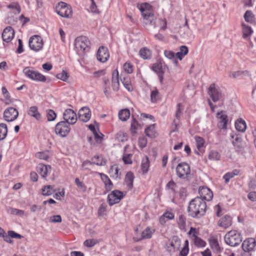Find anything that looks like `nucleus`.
<instances>
[{
  "label": "nucleus",
  "mask_w": 256,
  "mask_h": 256,
  "mask_svg": "<svg viewBox=\"0 0 256 256\" xmlns=\"http://www.w3.org/2000/svg\"><path fill=\"white\" fill-rule=\"evenodd\" d=\"M189 215L196 218L204 216L206 210V204L204 200L197 196L189 203L188 208Z\"/></svg>",
  "instance_id": "obj_1"
},
{
  "label": "nucleus",
  "mask_w": 256,
  "mask_h": 256,
  "mask_svg": "<svg viewBox=\"0 0 256 256\" xmlns=\"http://www.w3.org/2000/svg\"><path fill=\"white\" fill-rule=\"evenodd\" d=\"M90 41L86 36H80L75 40V48L78 54L82 56L85 52L89 50Z\"/></svg>",
  "instance_id": "obj_2"
},
{
  "label": "nucleus",
  "mask_w": 256,
  "mask_h": 256,
  "mask_svg": "<svg viewBox=\"0 0 256 256\" xmlns=\"http://www.w3.org/2000/svg\"><path fill=\"white\" fill-rule=\"evenodd\" d=\"M224 240L227 244L231 246H236L240 244L242 240L240 234L234 230L226 233L224 236Z\"/></svg>",
  "instance_id": "obj_3"
},
{
  "label": "nucleus",
  "mask_w": 256,
  "mask_h": 256,
  "mask_svg": "<svg viewBox=\"0 0 256 256\" xmlns=\"http://www.w3.org/2000/svg\"><path fill=\"white\" fill-rule=\"evenodd\" d=\"M56 12L60 16L70 18L72 16V12L70 6L64 2H60L56 6Z\"/></svg>",
  "instance_id": "obj_4"
},
{
  "label": "nucleus",
  "mask_w": 256,
  "mask_h": 256,
  "mask_svg": "<svg viewBox=\"0 0 256 256\" xmlns=\"http://www.w3.org/2000/svg\"><path fill=\"white\" fill-rule=\"evenodd\" d=\"M44 44L42 38L38 35H34L29 39V46L32 50L36 52L41 50L43 48Z\"/></svg>",
  "instance_id": "obj_5"
},
{
  "label": "nucleus",
  "mask_w": 256,
  "mask_h": 256,
  "mask_svg": "<svg viewBox=\"0 0 256 256\" xmlns=\"http://www.w3.org/2000/svg\"><path fill=\"white\" fill-rule=\"evenodd\" d=\"M140 10L142 12L144 24L146 25H151L156 28L158 20L155 18L154 14L148 11H146L143 4L140 6Z\"/></svg>",
  "instance_id": "obj_6"
},
{
  "label": "nucleus",
  "mask_w": 256,
  "mask_h": 256,
  "mask_svg": "<svg viewBox=\"0 0 256 256\" xmlns=\"http://www.w3.org/2000/svg\"><path fill=\"white\" fill-rule=\"evenodd\" d=\"M23 72L27 77L32 80L42 82H44L46 80L45 76L30 68H24Z\"/></svg>",
  "instance_id": "obj_7"
},
{
  "label": "nucleus",
  "mask_w": 256,
  "mask_h": 256,
  "mask_svg": "<svg viewBox=\"0 0 256 256\" xmlns=\"http://www.w3.org/2000/svg\"><path fill=\"white\" fill-rule=\"evenodd\" d=\"M176 172L179 178H186L190 174V166L186 162L180 163L176 168Z\"/></svg>",
  "instance_id": "obj_8"
},
{
  "label": "nucleus",
  "mask_w": 256,
  "mask_h": 256,
  "mask_svg": "<svg viewBox=\"0 0 256 256\" xmlns=\"http://www.w3.org/2000/svg\"><path fill=\"white\" fill-rule=\"evenodd\" d=\"M70 130V124L66 122L62 121L58 122L55 127L56 133L62 137L66 136L69 134Z\"/></svg>",
  "instance_id": "obj_9"
},
{
  "label": "nucleus",
  "mask_w": 256,
  "mask_h": 256,
  "mask_svg": "<svg viewBox=\"0 0 256 256\" xmlns=\"http://www.w3.org/2000/svg\"><path fill=\"white\" fill-rule=\"evenodd\" d=\"M208 94L214 102L218 101L222 97V94L218 88H216L214 84H212L208 88Z\"/></svg>",
  "instance_id": "obj_10"
},
{
  "label": "nucleus",
  "mask_w": 256,
  "mask_h": 256,
  "mask_svg": "<svg viewBox=\"0 0 256 256\" xmlns=\"http://www.w3.org/2000/svg\"><path fill=\"white\" fill-rule=\"evenodd\" d=\"M123 197L124 194L122 192L118 190H115L108 196V202L110 206H112L119 202Z\"/></svg>",
  "instance_id": "obj_11"
},
{
  "label": "nucleus",
  "mask_w": 256,
  "mask_h": 256,
  "mask_svg": "<svg viewBox=\"0 0 256 256\" xmlns=\"http://www.w3.org/2000/svg\"><path fill=\"white\" fill-rule=\"evenodd\" d=\"M64 122L69 124H74L77 120V116L76 112L72 109H66L63 114Z\"/></svg>",
  "instance_id": "obj_12"
},
{
  "label": "nucleus",
  "mask_w": 256,
  "mask_h": 256,
  "mask_svg": "<svg viewBox=\"0 0 256 256\" xmlns=\"http://www.w3.org/2000/svg\"><path fill=\"white\" fill-rule=\"evenodd\" d=\"M18 116V110L10 107L6 109L4 113V120L7 122H12L15 120Z\"/></svg>",
  "instance_id": "obj_13"
},
{
  "label": "nucleus",
  "mask_w": 256,
  "mask_h": 256,
  "mask_svg": "<svg viewBox=\"0 0 256 256\" xmlns=\"http://www.w3.org/2000/svg\"><path fill=\"white\" fill-rule=\"evenodd\" d=\"M14 31L11 26L6 27L3 30L2 34V38L4 42H10L14 38Z\"/></svg>",
  "instance_id": "obj_14"
},
{
  "label": "nucleus",
  "mask_w": 256,
  "mask_h": 256,
  "mask_svg": "<svg viewBox=\"0 0 256 256\" xmlns=\"http://www.w3.org/2000/svg\"><path fill=\"white\" fill-rule=\"evenodd\" d=\"M110 56L109 52L107 48L102 46H100L97 52V59L98 61L104 62Z\"/></svg>",
  "instance_id": "obj_15"
},
{
  "label": "nucleus",
  "mask_w": 256,
  "mask_h": 256,
  "mask_svg": "<svg viewBox=\"0 0 256 256\" xmlns=\"http://www.w3.org/2000/svg\"><path fill=\"white\" fill-rule=\"evenodd\" d=\"M198 192L200 196L199 198H201L204 200H210L213 197L212 192L206 187H200Z\"/></svg>",
  "instance_id": "obj_16"
},
{
  "label": "nucleus",
  "mask_w": 256,
  "mask_h": 256,
  "mask_svg": "<svg viewBox=\"0 0 256 256\" xmlns=\"http://www.w3.org/2000/svg\"><path fill=\"white\" fill-rule=\"evenodd\" d=\"M106 163V160H104L102 157L98 156H96L92 158V161L86 160L83 162L82 166L84 167L87 164H96L98 166H104Z\"/></svg>",
  "instance_id": "obj_17"
},
{
  "label": "nucleus",
  "mask_w": 256,
  "mask_h": 256,
  "mask_svg": "<svg viewBox=\"0 0 256 256\" xmlns=\"http://www.w3.org/2000/svg\"><path fill=\"white\" fill-rule=\"evenodd\" d=\"M256 244V240L253 238H249L244 241L242 248L244 252H250L254 250Z\"/></svg>",
  "instance_id": "obj_18"
},
{
  "label": "nucleus",
  "mask_w": 256,
  "mask_h": 256,
  "mask_svg": "<svg viewBox=\"0 0 256 256\" xmlns=\"http://www.w3.org/2000/svg\"><path fill=\"white\" fill-rule=\"evenodd\" d=\"M80 120L84 122H87L90 118L91 112L88 107H83L78 112Z\"/></svg>",
  "instance_id": "obj_19"
},
{
  "label": "nucleus",
  "mask_w": 256,
  "mask_h": 256,
  "mask_svg": "<svg viewBox=\"0 0 256 256\" xmlns=\"http://www.w3.org/2000/svg\"><path fill=\"white\" fill-rule=\"evenodd\" d=\"M217 118L219 119L218 124L219 126L222 129H225L227 127V124L228 122V116L224 114V112L221 110L218 112Z\"/></svg>",
  "instance_id": "obj_20"
},
{
  "label": "nucleus",
  "mask_w": 256,
  "mask_h": 256,
  "mask_svg": "<svg viewBox=\"0 0 256 256\" xmlns=\"http://www.w3.org/2000/svg\"><path fill=\"white\" fill-rule=\"evenodd\" d=\"M241 26L242 38L244 40H249L250 36L253 33L252 28L244 22H242Z\"/></svg>",
  "instance_id": "obj_21"
},
{
  "label": "nucleus",
  "mask_w": 256,
  "mask_h": 256,
  "mask_svg": "<svg viewBox=\"0 0 256 256\" xmlns=\"http://www.w3.org/2000/svg\"><path fill=\"white\" fill-rule=\"evenodd\" d=\"M232 224V218L229 216H225L222 218L218 222V226L223 228H226L230 226Z\"/></svg>",
  "instance_id": "obj_22"
},
{
  "label": "nucleus",
  "mask_w": 256,
  "mask_h": 256,
  "mask_svg": "<svg viewBox=\"0 0 256 256\" xmlns=\"http://www.w3.org/2000/svg\"><path fill=\"white\" fill-rule=\"evenodd\" d=\"M112 83L113 90L118 91L119 90L120 82L118 80V73L117 70H114L112 73Z\"/></svg>",
  "instance_id": "obj_23"
},
{
  "label": "nucleus",
  "mask_w": 256,
  "mask_h": 256,
  "mask_svg": "<svg viewBox=\"0 0 256 256\" xmlns=\"http://www.w3.org/2000/svg\"><path fill=\"white\" fill-rule=\"evenodd\" d=\"M134 178V176L132 172H129L126 174L124 182L128 190H131L133 188V182Z\"/></svg>",
  "instance_id": "obj_24"
},
{
  "label": "nucleus",
  "mask_w": 256,
  "mask_h": 256,
  "mask_svg": "<svg viewBox=\"0 0 256 256\" xmlns=\"http://www.w3.org/2000/svg\"><path fill=\"white\" fill-rule=\"evenodd\" d=\"M244 17L246 22L253 24H256L255 16L251 10H246Z\"/></svg>",
  "instance_id": "obj_25"
},
{
  "label": "nucleus",
  "mask_w": 256,
  "mask_h": 256,
  "mask_svg": "<svg viewBox=\"0 0 256 256\" xmlns=\"http://www.w3.org/2000/svg\"><path fill=\"white\" fill-rule=\"evenodd\" d=\"M50 170L51 166L50 165H40L38 167V172L42 178L46 177Z\"/></svg>",
  "instance_id": "obj_26"
},
{
  "label": "nucleus",
  "mask_w": 256,
  "mask_h": 256,
  "mask_svg": "<svg viewBox=\"0 0 256 256\" xmlns=\"http://www.w3.org/2000/svg\"><path fill=\"white\" fill-rule=\"evenodd\" d=\"M28 114L31 116L34 117L37 120H40L41 118V115L38 111V107L36 106H31Z\"/></svg>",
  "instance_id": "obj_27"
},
{
  "label": "nucleus",
  "mask_w": 256,
  "mask_h": 256,
  "mask_svg": "<svg viewBox=\"0 0 256 256\" xmlns=\"http://www.w3.org/2000/svg\"><path fill=\"white\" fill-rule=\"evenodd\" d=\"M235 127L238 131L244 132L246 130V124L244 120L239 118L235 122Z\"/></svg>",
  "instance_id": "obj_28"
},
{
  "label": "nucleus",
  "mask_w": 256,
  "mask_h": 256,
  "mask_svg": "<svg viewBox=\"0 0 256 256\" xmlns=\"http://www.w3.org/2000/svg\"><path fill=\"white\" fill-rule=\"evenodd\" d=\"M42 194L44 196H49L53 194L55 192L54 186L48 185L44 186L42 189Z\"/></svg>",
  "instance_id": "obj_29"
},
{
  "label": "nucleus",
  "mask_w": 256,
  "mask_h": 256,
  "mask_svg": "<svg viewBox=\"0 0 256 256\" xmlns=\"http://www.w3.org/2000/svg\"><path fill=\"white\" fill-rule=\"evenodd\" d=\"M122 81L124 88L128 92H132L133 90V86L132 85L130 79L128 76L124 77L123 78L122 80Z\"/></svg>",
  "instance_id": "obj_30"
},
{
  "label": "nucleus",
  "mask_w": 256,
  "mask_h": 256,
  "mask_svg": "<svg viewBox=\"0 0 256 256\" xmlns=\"http://www.w3.org/2000/svg\"><path fill=\"white\" fill-rule=\"evenodd\" d=\"M182 104H178L177 105V108L175 114V117L176 119L174 120L173 121L174 124L176 127L177 124H178L180 116L182 114Z\"/></svg>",
  "instance_id": "obj_31"
},
{
  "label": "nucleus",
  "mask_w": 256,
  "mask_h": 256,
  "mask_svg": "<svg viewBox=\"0 0 256 256\" xmlns=\"http://www.w3.org/2000/svg\"><path fill=\"white\" fill-rule=\"evenodd\" d=\"M240 170L236 169L234 170L231 172H228L226 174L223 178L225 180L226 183H228L230 179L234 178L236 176H238L240 174Z\"/></svg>",
  "instance_id": "obj_32"
},
{
  "label": "nucleus",
  "mask_w": 256,
  "mask_h": 256,
  "mask_svg": "<svg viewBox=\"0 0 256 256\" xmlns=\"http://www.w3.org/2000/svg\"><path fill=\"white\" fill-rule=\"evenodd\" d=\"M109 172L111 177L115 178H120V172H119V169L116 166H112Z\"/></svg>",
  "instance_id": "obj_33"
},
{
  "label": "nucleus",
  "mask_w": 256,
  "mask_h": 256,
  "mask_svg": "<svg viewBox=\"0 0 256 256\" xmlns=\"http://www.w3.org/2000/svg\"><path fill=\"white\" fill-rule=\"evenodd\" d=\"M130 116V112L128 109H124L118 112L119 118L122 121H126Z\"/></svg>",
  "instance_id": "obj_34"
},
{
  "label": "nucleus",
  "mask_w": 256,
  "mask_h": 256,
  "mask_svg": "<svg viewBox=\"0 0 256 256\" xmlns=\"http://www.w3.org/2000/svg\"><path fill=\"white\" fill-rule=\"evenodd\" d=\"M150 167V161L148 156H146L145 158H144L142 160L141 164V169L143 174H146L148 172Z\"/></svg>",
  "instance_id": "obj_35"
},
{
  "label": "nucleus",
  "mask_w": 256,
  "mask_h": 256,
  "mask_svg": "<svg viewBox=\"0 0 256 256\" xmlns=\"http://www.w3.org/2000/svg\"><path fill=\"white\" fill-rule=\"evenodd\" d=\"M164 54L167 58L172 60V62L176 66H178V61L174 52L170 50H166L164 52Z\"/></svg>",
  "instance_id": "obj_36"
},
{
  "label": "nucleus",
  "mask_w": 256,
  "mask_h": 256,
  "mask_svg": "<svg viewBox=\"0 0 256 256\" xmlns=\"http://www.w3.org/2000/svg\"><path fill=\"white\" fill-rule=\"evenodd\" d=\"M154 230L150 228L149 227L146 228L142 232L141 239L150 238H151L152 234L154 232Z\"/></svg>",
  "instance_id": "obj_37"
},
{
  "label": "nucleus",
  "mask_w": 256,
  "mask_h": 256,
  "mask_svg": "<svg viewBox=\"0 0 256 256\" xmlns=\"http://www.w3.org/2000/svg\"><path fill=\"white\" fill-rule=\"evenodd\" d=\"M139 54L140 57L144 59H148L151 56V52L146 48H141Z\"/></svg>",
  "instance_id": "obj_38"
},
{
  "label": "nucleus",
  "mask_w": 256,
  "mask_h": 256,
  "mask_svg": "<svg viewBox=\"0 0 256 256\" xmlns=\"http://www.w3.org/2000/svg\"><path fill=\"white\" fill-rule=\"evenodd\" d=\"M8 134V128L6 124H0V140H4L6 136Z\"/></svg>",
  "instance_id": "obj_39"
},
{
  "label": "nucleus",
  "mask_w": 256,
  "mask_h": 256,
  "mask_svg": "<svg viewBox=\"0 0 256 256\" xmlns=\"http://www.w3.org/2000/svg\"><path fill=\"white\" fill-rule=\"evenodd\" d=\"M145 134L146 136L150 138L156 136V132L154 130V124H152L148 127L145 130Z\"/></svg>",
  "instance_id": "obj_40"
},
{
  "label": "nucleus",
  "mask_w": 256,
  "mask_h": 256,
  "mask_svg": "<svg viewBox=\"0 0 256 256\" xmlns=\"http://www.w3.org/2000/svg\"><path fill=\"white\" fill-rule=\"evenodd\" d=\"M141 128V126L138 124V122L133 118L131 122L130 131L134 134L136 133L137 130Z\"/></svg>",
  "instance_id": "obj_41"
},
{
  "label": "nucleus",
  "mask_w": 256,
  "mask_h": 256,
  "mask_svg": "<svg viewBox=\"0 0 256 256\" xmlns=\"http://www.w3.org/2000/svg\"><path fill=\"white\" fill-rule=\"evenodd\" d=\"M35 156L38 158L47 160L50 157L48 151L40 152L36 154Z\"/></svg>",
  "instance_id": "obj_42"
},
{
  "label": "nucleus",
  "mask_w": 256,
  "mask_h": 256,
  "mask_svg": "<svg viewBox=\"0 0 256 256\" xmlns=\"http://www.w3.org/2000/svg\"><path fill=\"white\" fill-rule=\"evenodd\" d=\"M178 224L180 229L183 230L185 228L186 225V218L182 214L179 216L178 220Z\"/></svg>",
  "instance_id": "obj_43"
},
{
  "label": "nucleus",
  "mask_w": 256,
  "mask_h": 256,
  "mask_svg": "<svg viewBox=\"0 0 256 256\" xmlns=\"http://www.w3.org/2000/svg\"><path fill=\"white\" fill-rule=\"evenodd\" d=\"M210 248L216 252H218L220 250V247L219 246L218 241L216 239H211L210 240Z\"/></svg>",
  "instance_id": "obj_44"
},
{
  "label": "nucleus",
  "mask_w": 256,
  "mask_h": 256,
  "mask_svg": "<svg viewBox=\"0 0 256 256\" xmlns=\"http://www.w3.org/2000/svg\"><path fill=\"white\" fill-rule=\"evenodd\" d=\"M220 157V154L216 151H211L208 154V158L212 160H218Z\"/></svg>",
  "instance_id": "obj_45"
},
{
  "label": "nucleus",
  "mask_w": 256,
  "mask_h": 256,
  "mask_svg": "<svg viewBox=\"0 0 256 256\" xmlns=\"http://www.w3.org/2000/svg\"><path fill=\"white\" fill-rule=\"evenodd\" d=\"M69 77L68 72L63 70L62 72L56 74V78L64 82H66Z\"/></svg>",
  "instance_id": "obj_46"
},
{
  "label": "nucleus",
  "mask_w": 256,
  "mask_h": 256,
  "mask_svg": "<svg viewBox=\"0 0 256 256\" xmlns=\"http://www.w3.org/2000/svg\"><path fill=\"white\" fill-rule=\"evenodd\" d=\"M75 183L80 190L84 192H86V186L82 182H80L78 178L75 179Z\"/></svg>",
  "instance_id": "obj_47"
},
{
  "label": "nucleus",
  "mask_w": 256,
  "mask_h": 256,
  "mask_svg": "<svg viewBox=\"0 0 256 256\" xmlns=\"http://www.w3.org/2000/svg\"><path fill=\"white\" fill-rule=\"evenodd\" d=\"M116 138L120 142H124L127 140V136L122 132H120L116 134Z\"/></svg>",
  "instance_id": "obj_48"
},
{
  "label": "nucleus",
  "mask_w": 256,
  "mask_h": 256,
  "mask_svg": "<svg viewBox=\"0 0 256 256\" xmlns=\"http://www.w3.org/2000/svg\"><path fill=\"white\" fill-rule=\"evenodd\" d=\"M158 90L156 89L151 92L150 100L152 102H156L158 100Z\"/></svg>",
  "instance_id": "obj_49"
},
{
  "label": "nucleus",
  "mask_w": 256,
  "mask_h": 256,
  "mask_svg": "<svg viewBox=\"0 0 256 256\" xmlns=\"http://www.w3.org/2000/svg\"><path fill=\"white\" fill-rule=\"evenodd\" d=\"M8 8H12L14 10V12L19 14L20 12V8L19 4L16 2H12L8 6Z\"/></svg>",
  "instance_id": "obj_50"
},
{
  "label": "nucleus",
  "mask_w": 256,
  "mask_h": 256,
  "mask_svg": "<svg viewBox=\"0 0 256 256\" xmlns=\"http://www.w3.org/2000/svg\"><path fill=\"white\" fill-rule=\"evenodd\" d=\"M98 242V240L96 239H89L86 240L84 242V246L88 248H91L94 246Z\"/></svg>",
  "instance_id": "obj_51"
},
{
  "label": "nucleus",
  "mask_w": 256,
  "mask_h": 256,
  "mask_svg": "<svg viewBox=\"0 0 256 256\" xmlns=\"http://www.w3.org/2000/svg\"><path fill=\"white\" fill-rule=\"evenodd\" d=\"M56 114L53 110H49L47 111V118L48 121L54 120L56 119Z\"/></svg>",
  "instance_id": "obj_52"
},
{
  "label": "nucleus",
  "mask_w": 256,
  "mask_h": 256,
  "mask_svg": "<svg viewBox=\"0 0 256 256\" xmlns=\"http://www.w3.org/2000/svg\"><path fill=\"white\" fill-rule=\"evenodd\" d=\"M195 140L196 143V147L198 150L203 147L204 144V140L202 138L196 136Z\"/></svg>",
  "instance_id": "obj_53"
},
{
  "label": "nucleus",
  "mask_w": 256,
  "mask_h": 256,
  "mask_svg": "<svg viewBox=\"0 0 256 256\" xmlns=\"http://www.w3.org/2000/svg\"><path fill=\"white\" fill-rule=\"evenodd\" d=\"M194 242L195 245L199 247H204L206 244V242L204 240L198 236H196Z\"/></svg>",
  "instance_id": "obj_54"
},
{
  "label": "nucleus",
  "mask_w": 256,
  "mask_h": 256,
  "mask_svg": "<svg viewBox=\"0 0 256 256\" xmlns=\"http://www.w3.org/2000/svg\"><path fill=\"white\" fill-rule=\"evenodd\" d=\"M49 222L52 223L60 222L62 218L60 215H56L52 216L49 218Z\"/></svg>",
  "instance_id": "obj_55"
},
{
  "label": "nucleus",
  "mask_w": 256,
  "mask_h": 256,
  "mask_svg": "<svg viewBox=\"0 0 256 256\" xmlns=\"http://www.w3.org/2000/svg\"><path fill=\"white\" fill-rule=\"evenodd\" d=\"M124 69L128 74H131L133 71L132 66L130 62H126L124 64Z\"/></svg>",
  "instance_id": "obj_56"
},
{
  "label": "nucleus",
  "mask_w": 256,
  "mask_h": 256,
  "mask_svg": "<svg viewBox=\"0 0 256 256\" xmlns=\"http://www.w3.org/2000/svg\"><path fill=\"white\" fill-rule=\"evenodd\" d=\"M106 206L102 204L98 208V213L100 216H102L106 214Z\"/></svg>",
  "instance_id": "obj_57"
},
{
  "label": "nucleus",
  "mask_w": 256,
  "mask_h": 256,
  "mask_svg": "<svg viewBox=\"0 0 256 256\" xmlns=\"http://www.w3.org/2000/svg\"><path fill=\"white\" fill-rule=\"evenodd\" d=\"M10 213L12 214L22 216L24 214V211L16 208H10Z\"/></svg>",
  "instance_id": "obj_58"
},
{
  "label": "nucleus",
  "mask_w": 256,
  "mask_h": 256,
  "mask_svg": "<svg viewBox=\"0 0 256 256\" xmlns=\"http://www.w3.org/2000/svg\"><path fill=\"white\" fill-rule=\"evenodd\" d=\"M242 138L238 136H236L234 140L232 141L233 144L238 148H242L241 145Z\"/></svg>",
  "instance_id": "obj_59"
},
{
  "label": "nucleus",
  "mask_w": 256,
  "mask_h": 256,
  "mask_svg": "<svg viewBox=\"0 0 256 256\" xmlns=\"http://www.w3.org/2000/svg\"><path fill=\"white\" fill-rule=\"evenodd\" d=\"M147 144V140L145 138H140L138 139V145L142 148H144L146 146Z\"/></svg>",
  "instance_id": "obj_60"
},
{
  "label": "nucleus",
  "mask_w": 256,
  "mask_h": 256,
  "mask_svg": "<svg viewBox=\"0 0 256 256\" xmlns=\"http://www.w3.org/2000/svg\"><path fill=\"white\" fill-rule=\"evenodd\" d=\"M166 188L168 190H170L172 192H175V187L176 184L172 180L168 182L166 184Z\"/></svg>",
  "instance_id": "obj_61"
},
{
  "label": "nucleus",
  "mask_w": 256,
  "mask_h": 256,
  "mask_svg": "<svg viewBox=\"0 0 256 256\" xmlns=\"http://www.w3.org/2000/svg\"><path fill=\"white\" fill-rule=\"evenodd\" d=\"M105 70H99L98 71L94 72L93 73V76L94 78H98L105 74Z\"/></svg>",
  "instance_id": "obj_62"
},
{
  "label": "nucleus",
  "mask_w": 256,
  "mask_h": 256,
  "mask_svg": "<svg viewBox=\"0 0 256 256\" xmlns=\"http://www.w3.org/2000/svg\"><path fill=\"white\" fill-rule=\"evenodd\" d=\"M2 237L4 240L8 243L12 244L13 242L12 240V236H10V234L8 233V234L5 233L4 235H2Z\"/></svg>",
  "instance_id": "obj_63"
},
{
  "label": "nucleus",
  "mask_w": 256,
  "mask_h": 256,
  "mask_svg": "<svg viewBox=\"0 0 256 256\" xmlns=\"http://www.w3.org/2000/svg\"><path fill=\"white\" fill-rule=\"evenodd\" d=\"M104 184L107 190L110 191L112 189L113 184L109 178L108 179V180H106V181Z\"/></svg>",
  "instance_id": "obj_64"
}]
</instances>
